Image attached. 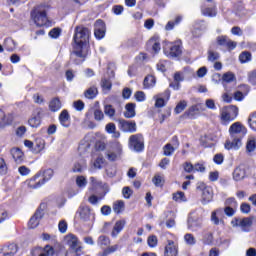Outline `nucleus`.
Instances as JSON below:
<instances>
[{"label": "nucleus", "mask_w": 256, "mask_h": 256, "mask_svg": "<svg viewBox=\"0 0 256 256\" xmlns=\"http://www.w3.org/2000/svg\"><path fill=\"white\" fill-rule=\"evenodd\" d=\"M90 184L92 189H102L104 195L109 193V185L107 183H103L102 181L97 180L95 177H90Z\"/></svg>", "instance_id": "2eb2a0df"}, {"label": "nucleus", "mask_w": 256, "mask_h": 256, "mask_svg": "<svg viewBox=\"0 0 256 256\" xmlns=\"http://www.w3.org/2000/svg\"><path fill=\"white\" fill-rule=\"evenodd\" d=\"M31 17L34 23L37 25V27H43V25H47L48 19H47V12H45V10L36 8L31 13Z\"/></svg>", "instance_id": "0eeeda50"}, {"label": "nucleus", "mask_w": 256, "mask_h": 256, "mask_svg": "<svg viewBox=\"0 0 256 256\" xmlns=\"http://www.w3.org/2000/svg\"><path fill=\"white\" fill-rule=\"evenodd\" d=\"M101 87H103L104 89H106V91H111V87H112V84H111V81L110 80H107V79H102L101 81Z\"/></svg>", "instance_id": "69168bd1"}, {"label": "nucleus", "mask_w": 256, "mask_h": 256, "mask_svg": "<svg viewBox=\"0 0 256 256\" xmlns=\"http://www.w3.org/2000/svg\"><path fill=\"white\" fill-rule=\"evenodd\" d=\"M237 115H239V108L235 105H230L222 108L221 121L223 125H227V123H231V121H235V119H237Z\"/></svg>", "instance_id": "7ed1b4c3"}, {"label": "nucleus", "mask_w": 256, "mask_h": 256, "mask_svg": "<svg viewBox=\"0 0 256 256\" xmlns=\"http://www.w3.org/2000/svg\"><path fill=\"white\" fill-rule=\"evenodd\" d=\"M7 162H5V159L0 157V175H7Z\"/></svg>", "instance_id": "603ef678"}, {"label": "nucleus", "mask_w": 256, "mask_h": 256, "mask_svg": "<svg viewBox=\"0 0 256 256\" xmlns=\"http://www.w3.org/2000/svg\"><path fill=\"white\" fill-rule=\"evenodd\" d=\"M219 52H215L213 50H208V61L211 63H215V61H219Z\"/></svg>", "instance_id": "a18cd8bd"}, {"label": "nucleus", "mask_w": 256, "mask_h": 256, "mask_svg": "<svg viewBox=\"0 0 256 256\" xmlns=\"http://www.w3.org/2000/svg\"><path fill=\"white\" fill-rule=\"evenodd\" d=\"M39 177H41V174H36L25 182L28 189H39L45 185V181L41 180Z\"/></svg>", "instance_id": "9b49d317"}, {"label": "nucleus", "mask_w": 256, "mask_h": 256, "mask_svg": "<svg viewBox=\"0 0 256 256\" xmlns=\"http://www.w3.org/2000/svg\"><path fill=\"white\" fill-rule=\"evenodd\" d=\"M222 80L226 83H232V81H235V74L232 72H226L223 74Z\"/></svg>", "instance_id": "de8ad7c7"}, {"label": "nucleus", "mask_w": 256, "mask_h": 256, "mask_svg": "<svg viewBox=\"0 0 256 256\" xmlns=\"http://www.w3.org/2000/svg\"><path fill=\"white\" fill-rule=\"evenodd\" d=\"M73 107L76 111H83L85 109V103L82 100H77L73 103Z\"/></svg>", "instance_id": "6e6d98bb"}, {"label": "nucleus", "mask_w": 256, "mask_h": 256, "mask_svg": "<svg viewBox=\"0 0 256 256\" xmlns=\"http://www.w3.org/2000/svg\"><path fill=\"white\" fill-rule=\"evenodd\" d=\"M69 119H71V116H69V112L67 110H63L59 115V122L62 125V127L67 128L71 125Z\"/></svg>", "instance_id": "412c9836"}, {"label": "nucleus", "mask_w": 256, "mask_h": 256, "mask_svg": "<svg viewBox=\"0 0 256 256\" xmlns=\"http://www.w3.org/2000/svg\"><path fill=\"white\" fill-rule=\"evenodd\" d=\"M254 217H245V218H233L231 221L232 227H240L244 233H249L251 227H253Z\"/></svg>", "instance_id": "20e7f679"}, {"label": "nucleus", "mask_w": 256, "mask_h": 256, "mask_svg": "<svg viewBox=\"0 0 256 256\" xmlns=\"http://www.w3.org/2000/svg\"><path fill=\"white\" fill-rule=\"evenodd\" d=\"M126 223L127 222L125 220L116 221V223L112 229L111 236L117 237V235H119V233H121L123 231V229L125 228Z\"/></svg>", "instance_id": "f3484780"}, {"label": "nucleus", "mask_w": 256, "mask_h": 256, "mask_svg": "<svg viewBox=\"0 0 256 256\" xmlns=\"http://www.w3.org/2000/svg\"><path fill=\"white\" fill-rule=\"evenodd\" d=\"M36 153H40V151H43L45 149V140L43 139H37L36 140Z\"/></svg>", "instance_id": "4d7b16f0"}, {"label": "nucleus", "mask_w": 256, "mask_h": 256, "mask_svg": "<svg viewBox=\"0 0 256 256\" xmlns=\"http://www.w3.org/2000/svg\"><path fill=\"white\" fill-rule=\"evenodd\" d=\"M184 241H185L186 245H190V246H193V245H195V243H197L195 236H193V234H191V233H187L184 235Z\"/></svg>", "instance_id": "79ce46f5"}, {"label": "nucleus", "mask_w": 256, "mask_h": 256, "mask_svg": "<svg viewBox=\"0 0 256 256\" xmlns=\"http://www.w3.org/2000/svg\"><path fill=\"white\" fill-rule=\"evenodd\" d=\"M91 36V30L84 26H76L74 33V55L80 57V59H85V47L89 43V37Z\"/></svg>", "instance_id": "f03ea898"}, {"label": "nucleus", "mask_w": 256, "mask_h": 256, "mask_svg": "<svg viewBox=\"0 0 256 256\" xmlns=\"http://www.w3.org/2000/svg\"><path fill=\"white\" fill-rule=\"evenodd\" d=\"M230 139L225 143V149L237 151L243 145V138L247 135V128L241 122H234L229 128Z\"/></svg>", "instance_id": "f257e3e1"}, {"label": "nucleus", "mask_w": 256, "mask_h": 256, "mask_svg": "<svg viewBox=\"0 0 256 256\" xmlns=\"http://www.w3.org/2000/svg\"><path fill=\"white\" fill-rule=\"evenodd\" d=\"M183 167L186 173H195V168L191 162H185Z\"/></svg>", "instance_id": "680f3d73"}, {"label": "nucleus", "mask_w": 256, "mask_h": 256, "mask_svg": "<svg viewBox=\"0 0 256 256\" xmlns=\"http://www.w3.org/2000/svg\"><path fill=\"white\" fill-rule=\"evenodd\" d=\"M125 209V202L123 201H117L113 205V211L117 214L121 213Z\"/></svg>", "instance_id": "a19ab883"}, {"label": "nucleus", "mask_w": 256, "mask_h": 256, "mask_svg": "<svg viewBox=\"0 0 256 256\" xmlns=\"http://www.w3.org/2000/svg\"><path fill=\"white\" fill-rule=\"evenodd\" d=\"M185 115L190 119H194L196 115H199V107L197 105L191 106L186 112Z\"/></svg>", "instance_id": "c9c22d12"}, {"label": "nucleus", "mask_w": 256, "mask_h": 256, "mask_svg": "<svg viewBox=\"0 0 256 256\" xmlns=\"http://www.w3.org/2000/svg\"><path fill=\"white\" fill-rule=\"evenodd\" d=\"M240 211L241 213L248 215V213H251V205L248 203H242L240 206Z\"/></svg>", "instance_id": "e2e57ef3"}, {"label": "nucleus", "mask_w": 256, "mask_h": 256, "mask_svg": "<svg viewBox=\"0 0 256 256\" xmlns=\"http://www.w3.org/2000/svg\"><path fill=\"white\" fill-rule=\"evenodd\" d=\"M179 253L177 245L172 240H168V244L165 246L164 256H177Z\"/></svg>", "instance_id": "dca6fc26"}, {"label": "nucleus", "mask_w": 256, "mask_h": 256, "mask_svg": "<svg viewBox=\"0 0 256 256\" xmlns=\"http://www.w3.org/2000/svg\"><path fill=\"white\" fill-rule=\"evenodd\" d=\"M49 109L53 113H57L61 109V100L59 98H53L49 103Z\"/></svg>", "instance_id": "c756f323"}, {"label": "nucleus", "mask_w": 256, "mask_h": 256, "mask_svg": "<svg viewBox=\"0 0 256 256\" xmlns=\"http://www.w3.org/2000/svg\"><path fill=\"white\" fill-rule=\"evenodd\" d=\"M121 131L124 133H135L137 131V123L135 121L119 120Z\"/></svg>", "instance_id": "1a4fd4ad"}, {"label": "nucleus", "mask_w": 256, "mask_h": 256, "mask_svg": "<svg viewBox=\"0 0 256 256\" xmlns=\"http://www.w3.org/2000/svg\"><path fill=\"white\" fill-rule=\"evenodd\" d=\"M173 200L174 201H185V193L177 192V193L173 194Z\"/></svg>", "instance_id": "338daca9"}, {"label": "nucleus", "mask_w": 256, "mask_h": 256, "mask_svg": "<svg viewBox=\"0 0 256 256\" xmlns=\"http://www.w3.org/2000/svg\"><path fill=\"white\" fill-rule=\"evenodd\" d=\"M41 219H43V210L38 209L28 222L29 229H35L39 227V221H41Z\"/></svg>", "instance_id": "ddd939ff"}, {"label": "nucleus", "mask_w": 256, "mask_h": 256, "mask_svg": "<svg viewBox=\"0 0 256 256\" xmlns=\"http://www.w3.org/2000/svg\"><path fill=\"white\" fill-rule=\"evenodd\" d=\"M116 110L113 108V105L106 104L104 106V114L109 117L110 119H113L115 117Z\"/></svg>", "instance_id": "f704fd0d"}, {"label": "nucleus", "mask_w": 256, "mask_h": 256, "mask_svg": "<svg viewBox=\"0 0 256 256\" xmlns=\"http://www.w3.org/2000/svg\"><path fill=\"white\" fill-rule=\"evenodd\" d=\"M174 80L176 81V85L170 84V87H173V89H175L176 91L179 90V83H181V81H183V77L181 76V73L176 72L174 74Z\"/></svg>", "instance_id": "c03bdc74"}, {"label": "nucleus", "mask_w": 256, "mask_h": 256, "mask_svg": "<svg viewBox=\"0 0 256 256\" xmlns=\"http://www.w3.org/2000/svg\"><path fill=\"white\" fill-rule=\"evenodd\" d=\"M196 189L202 192L203 205H207V203L213 201V188L207 186L204 182H198Z\"/></svg>", "instance_id": "39448f33"}, {"label": "nucleus", "mask_w": 256, "mask_h": 256, "mask_svg": "<svg viewBox=\"0 0 256 256\" xmlns=\"http://www.w3.org/2000/svg\"><path fill=\"white\" fill-rule=\"evenodd\" d=\"M155 76L149 75L146 76L143 82L144 89H151V87H155Z\"/></svg>", "instance_id": "72a5a7b5"}, {"label": "nucleus", "mask_w": 256, "mask_h": 256, "mask_svg": "<svg viewBox=\"0 0 256 256\" xmlns=\"http://www.w3.org/2000/svg\"><path fill=\"white\" fill-rule=\"evenodd\" d=\"M248 125L252 131H256V112H253L249 115Z\"/></svg>", "instance_id": "58836bf2"}, {"label": "nucleus", "mask_w": 256, "mask_h": 256, "mask_svg": "<svg viewBox=\"0 0 256 256\" xmlns=\"http://www.w3.org/2000/svg\"><path fill=\"white\" fill-rule=\"evenodd\" d=\"M223 208H218L211 213V221L213 225H225V220H223Z\"/></svg>", "instance_id": "f8f14e48"}, {"label": "nucleus", "mask_w": 256, "mask_h": 256, "mask_svg": "<svg viewBox=\"0 0 256 256\" xmlns=\"http://www.w3.org/2000/svg\"><path fill=\"white\" fill-rule=\"evenodd\" d=\"M11 155L16 163H21L23 161V151L19 148H13L11 150Z\"/></svg>", "instance_id": "7c9ffc66"}, {"label": "nucleus", "mask_w": 256, "mask_h": 256, "mask_svg": "<svg viewBox=\"0 0 256 256\" xmlns=\"http://www.w3.org/2000/svg\"><path fill=\"white\" fill-rule=\"evenodd\" d=\"M148 46L152 47V51H154V53H159L161 51V43L159 42V38H151L148 41Z\"/></svg>", "instance_id": "a878e982"}, {"label": "nucleus", "mask_w": 256, "mask_h": 256, "mask_svg": "<svg viewBox=\"0 0 256 256\" xmlns=\"http://www.w3.org/2000/svg\"><path fill=\"white\" fill-rule=\"evenodd\" d=\"M94 119L95 121H103V119H105V114H103V111L100 109H96L94 111Z\"/></svg>", "instance_id": "864d4df0"}, {"label": "nucleus", "mask_w": 256, "mask_h": 256, "mask_svg": "<svg viewBox=\"0 0 256 256\" xmlns=\"http://www.w3.org/2000/svg\"><path fill=\"white\" fill-rule=\"evenodd\" d=\"M252 59V55L251 52L249 51H243L240 55H239V61L240 63H249Z\"/></svg>", "instance_id": "e433bc0d"}, {"label": "nucleus", "mask_w": 256, "mask_h": 256, "mask_svg": "<svg viewBox=\"0 0 256 256\" xmlns=\"http://www.w3.org/2000/svg\"><path fill=\"white\" fill-rule=\"evenodd\" d=\"M76 185L80 189H84V187H87V178L85 176L76 177Z\"/></svg>", "instance_id": "37998d69"}, {"label": "nucleus", "mask_w": 256, "mask_h": 256, "mask_svg": "<svg viewBox=\"0 0 256 256\" xmlns=\"http://www.w3.org/2000/svg\"><path fill=\"white\" fill-rule=\"evenodd\" d=\"M248 81L251 85H256V70L248 73Z\"/></svg>", "instance_id": "0e129e2a"}, {"label": "nucleus", "mask_w": 256, "mask_h": 256, "mask_svg": "<svg viewBox=\"0 0 256 256\" xmlns=\"http://www.w3.org/2000/svg\"><path fill=\"white\" fill-rule=\"evenodd\" d=\"M135 99H136V101H139V102L145 101V92H143V91L136 92Z\"/></svg>", "instance_id": "774afa93"}, {"label": "nucleus", "mask_w": 256, "mask_h": 256, "mask_svg": "<svg viewBox=\"0 0 256 256\" xmlns=\"http://www.w3.org/2000/svg\"><path fill=\"white\" fill-rule=\"evenodd\" d=\"M97 243L99 247H101V249H106L107 247H109V245H111V240L109 239V237L101 235L100 237H98Z\"/></svg>", "instance_id": "cd10ccee"}, {"label": "nucleus", "mask_w": 256, "mask_h": 256, "mask_svg": "<svg viewBox=\"0 0 256 256\" xmlns=\"http://www.w3.org/2000/svg\"><path fill=\"white\" fill-rule=\"evenodd\" d=\"M152 181L156 187H161V185H163V177L159 174H156Z\"/></svg>", "instance_id": "bf43d9fd"}, {"label": "nucleus", "mask_w": 256, "mask_h": 256, "mask_svg": "<svg viewBox=\"0 0 256 256\" xmlns=\"http://www.w3.org/2000/svg\"><path fill=\"white\" fill-rule=\"evenodd\" d=\"M54 172L53 169H47L43 172V178H41L44 183H47V181H50V179L53 178Z\"/></svg>", "instance_id": "49530a36"}, {"label": "nucleus", "mask_w": 256, "mask_h": 256, "mask_svg": "<svg viewBox=\"0 0 256 256\" xmlns=\"http://www.w3.org/2000/svg\"><path fill=\"white\" fill-rule=\"evenodd\" d=\"M17 48V42L13 40L12 38H7L4 41V49L8 51L9 53H12Z\"/></svg>", "instance_id": "393cba45"}, {"label": "nucleus", "mask_w": 256, "mask_h": 256, "mask_svg": "<svg viewBox=\"0 0 256 256\" xmlns=\"http://www.w3.org/2000/svg\"><path fill=\"white\" fill-rule=\"evenodd\" d=\"M245 167L244 166H238L234 169L233 172V179L234 181H243L245 179Z\"/></svg>", "instance_id": "a211bd4d"}, {"label": "nucleus", "mask_w": 256, "mask_h": 256, "mask_svg": "<svg viewBox=\"0 0 256 256\" xmlns=\"http://www.w3.org/2000/svg\"><path fill=\"white\" fill-rule=\"evenodd\" d=\"M97 93H99L97 87L92 86L84 92V97H86V99H95V97H97Z\"/></svg>", "instance_id": "473e14b6"}, {"label": "nucleus", "mask_w": 256, "mask_h": 256, "mask_svg": "<svg viewBox=\"0 0 256 256\" xmlns=\"http://www.w3.org/2000/svg\"><path fill=\"white\" fill-rule=\"evenodd\" d=\"M137 113L135 112V103H128L125 105L124 117L126 119H133Z\"/></svg>", "instance_id": "aec40b11"}, {"label": "nucleus", "mask_w": 256, "mask_h": 256, "mask_svg": "<svg viewBox=\"0 0 256 256\" xmlns=\"http://www.w3.org/2000/svg\"><path fill=\"white\" fill-rule=\"evenodd\" d=\"M181 21H183V16H181V15L176 16L175 20L168 21V23L165 26V30L173 31V29H175V26L179 25V23H181Z\"/></svg>", "instance_id": "5701e85b"}, {"label": "nucleus", "mask_w": 256, "mask_h": 256, "mask_svg": "<svg viewBox=\"0 0 256 256\" xmlns=\"http://www.w3.org/2000/svg\"><path fill=\"white\" fill-rule=\"evenodd\" d=\"M64 243H66L77 256H81V242H79V238H77L75 234H67L64 237Z\"/></svg>", "instance_id": "423d86ee"}, {"label": "nucleus", "mask_w": 256, "mask_h": 256, "mask_svg": "<svg viewBox=\"0 0 256 256\" xmlns=\"http://www.w3.org/2000/svg\"><path fill=\"white\" fill-rule=\"evenodd\" d=\"M229 41H230V39L227 36H219L217 38V44L222 46V47H227Z\"/></svg>", "instance_id": "8fccbe9b"}, {"label": "nucleus", "mask_w": 256, "mask_h": 256, "mask_svg": "<svg viewBox=\"0 0 256 256\" xmlns=\"http://www.w3.org/2000/svg\"><path fill=\"white\" fill-rule=\"evenodd\" d=\"M147 243H148L149 247L154 248L158 243L157 236H155V235L149 236L147 239Z\"/></svg>", "instance_id": "5fc2aeb1"}, {"label": "nucleus", "mask_w": 256, "mask_h": 256, "mask_svg": "<svg viewBox=\"0 0 256 256\" xmlns=\"http://www.w3.org/2000/svg\"><path fill=\"white\" fill-rule=\"evenodd\" d=\"M186 108H187V101L182 100L176 105L174 111L176 115H179V113H183V111H185Z\"/></svg>", "instance_id": "ea45409f"}, {"label": "nucleus", "mask_w": 256, "mask_h": 256, "mask_svg": "<svg viewBox=\"0 0 256 256\" xmlns=\"http://www.w3.org/2000/svg\"><path fill=\"white\" fill-rule=\"evenodd\" d=\"M203 224L199 220H195L193 218L188 219V229L192 231H197L198 229H201Z\"/></svg>", "instance_id": "bb28decb"}, {"label": "nucleus", "mask_w": 256, "mask_h": 256, "mask_svg": "<svg viewBox=\"0 0 256 256\" xmlns=\"http://www.w3.org/2000/svg\"><path fill=\"white\" fill-rule=\"evenodd\" d=\"M14 119L15 115H13V113H5V111L0 110V129H4V127L11 125Z\"/></svg>", "instance_id": "9d476101"}, {"label": "nucleus", "mask_w": 256, "mask_h": 256, "mask_svg": "<svg viewBox=\"0 0 256 256\" xmlns=\"http://www.w3.org/2000/svg\"><path fill=\"white\" fill-rule=\"evenodd\" d=\"M173 153H175V147H173V145L168 143L163 147V155L165 157H171Z\"/></svg>", "instance_id": "4c0bfd02"}, {"label": "nucleus", "mask_w": 256, "mask_h": 256, "mask_svg": "<svg viewBox=\"0 0 256 256\" xmlns=\"http://www.w3.org/2000/svg\"><path fill=\"white\" fill-rule=\"evenodd\" d=\"M119 157H121V151L107 153L108 161H117V159H119Z\"/></svg>", "instance_id": "09e8293b"}, {"label": "nucleus", "mask_w": 256, "mask_h": 256, "mask_svg": "<svg viewBox=\"0 0 256 256\" xmlns=\"http://www.w3.org/2000/svg\"><path fill=\"white\" fill-rule=\"evenodd\" d=\"M44 252H45V253H42V254H40L39 256H53V254L55 253L53 247H51V246H49V245H46V246H45Z\"/></svg>", "instance_id": "13d9d810"}, {"label": "nucleus", "mask_w": 256, "mask_h": 256, "mask_svg": "<svg viewBox=\"0 0 256 256\" xmlns=\"http://www.w3.org/2000/svg\"><path fill=\"white\" fill-rule=\"evenodd\" d=\"M201 13L204 17H217V8L215 7L201 8Z\"/></svg>", "instance_id": "c85d7f7f"}, {"label": "nucleus", "mask_w": 256, "mask_h": 256, "mask_svg": "<svg viewBox=\"0 0 256 256\" xmlns=\"http://www.w3.org/2000/svg\"><path fill=\"white\" fill-rule=\"evenodd\" d=\"M129 147L130 149H132V151H136V153L141 152L145 147V145L143 144V135H131L129 138Z\"/></svg>", "instance_id": "6e6552de"}, {"label": "nucleus", "mask_w": 256, "mask_h": 256, "mask_svg": "<svg viewBox=\"0 0 256 256\" xmlns=\"http://www.w3.org/2000/svg\"><path fill=\"white\" fill-rule=\"evenodd\" d=\"M67 227H68V224H67V221L65 220H61L58 224V229L60 233H67Z\"/></svg>", "instance_id": "052dcab7"}, {"label": "nucleus", "mask_w": 256, "mask_h": 256, "mask_svg": "<svg viewBox=\"0 0 256 256\" xmlns=\"http://www.w3.org/2000/svg\"><path fill=\"white\" fill-rule=\"evenodd\" d=\"M94 27L96 39H103L105 37V22H103V20H97Z\"/></svg>", "instance_id": "4468645a"}, {"label": "nucleus", "mask_w": 256, "mask_h": 256, "mask_svg": "<svg viewBox=\"0 0 256 256\" xmlns=\"http://www.w3.org/2000/svg\"><path fill=\"white\" fill-rule=\"evenodd\" d=\"M255 148H256L255 139H253V138L248 139L247 144H246L247 151H249V153H251V152L255 151Z\"/></svg>", "instance_id": "3c124183"}, {"label": "nucleus", "mask_w": 256, "mask_h": 256, "mask_svg": "<svg viewBox=\"0 0 256 256\" xmlns=\"http://www.w3.org/2000/svg\"><path fill=\"white\" fill-rule=\"evenodd\" d=\"M181 53H182L181 46L173 45L170 48V52L168 56L171 57L172 59H175L176 57H181Z\"/></svg>", "instance_id": "2f4dec72"}, {"label": "nucleus", "mask_w": 256, "mask_h": 256, "mask_svg": "<svg viewBox=\"0 0 256 256\" xmlns=\"http://www.w3.org/2000/svg\"><path fill=\"white\" fill-rule=\"evenodd\" d=\"M78 213L82 221H89L91 219V208L88 206H81Z\"/></svg>", "instance_id": "6ab92c4d"}, {"label": "nucleus", "mask_w": 256, "mask_h": 256, "mask_svg": "<svg viewBox=\"0 0 256 256\" xmlns=\"http://www.w3.org/2000/svg\"><path fill=\"white\" fill-rule=\"evenodd\" d=\"M3 256H14L17 253V244H10L2 248Z\"/></svg>", "instance_id": "b1692460"}, {"label": "nucleus", "mask_w": 256, "mask_h": 256, "mask_svg": "<svg viewBox=\"0 0 256 256\" xmlns=\"http://www.w3.org/2000/svg\"><path fill=\"white\" fill-rule=\"evenodd\" d=\"M28 124L33 129L39 127L41 125V111H38L36 114H34L29 120Z\"/></svg>", "instance_id": "4be33fe9"}]
</instances>
